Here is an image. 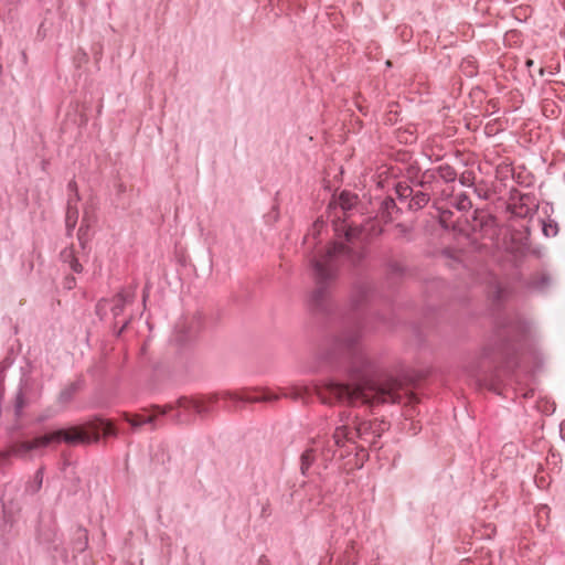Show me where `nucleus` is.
Instances as JSON below:
<instances>
[{"label":"nucleus","instance_id":"f257e3e1","mask_svg":"<svg viewBox=\"0 0 565 565\" xmlns=\"http://www.w3.org/2000/svg\"><path fill=\"white\" fill-rule=\"evenodd\" d=\"M372 366V361L367 355L358 353L349 365L350 383L331 380L316 383L312 386L313 393L324 405L345 403L349 406L361 405L371 411L394 404L413 406L418 402L409 384L397 377H367Z\"/></svg>","mask_w":565,"mask_h":565},{"label":"nucleus","instance_id":"f03ea898","mask_svg":"<svg viewBox=\"0 0 565 565\" xmlns=\"http://www.w3.org/2000/svg\"><path fill=\"white\" fill-rule=\"evenodd\" d=\"M100 430L105 437L117 435V429L110 420L97 418L81 426L57 429L31 440L17 443L11 451L14 456L24 457L31 451L61 443L67 445L90 444L99 439Z\"/></svg>","mask_w":565,"mask_h":565},{"label":"nucleus","instance_id":"7ed1b4c3","mask_svg":"<svg viewBox=\"0 0 565 565\" xmlns=\"http://www.w3.org/2000/svg\"><path fill=\"white\" fill-rule=\"evenodd\" d=\"M340 425H338L332 435V441L338 448L345 444H354L356 439L370 441L366 438V428L372 427L369 422L359 420L358 417L351 418L349 412H341L339 415Z\"/></svg>","mask_w":565,"mask_h":565},{"label":"nucleus","instance_id":"20e7f679","mask_svg":"<svg viewBox=\"0 0 565 565\" xmlns=\"http://www.w3.org/2000/svg\"><path fill=\"white\" fill-rule=\"evenodd\" d=\"M345 247L342 244H333L330 246L326 254L319 256L313 263V269L318 284L326 282L333 278L334 267L333 258L337 255L344 253Z\"/></svg>","mask_w":565,"mask_h":565},{"label":"nucleus","instance_id":"39448f33","mask_svg":"<svg viewBox=\"0 0 565 565\" xmlns=\"http://www.w3.org/2000/svg\"><path fill=\"white\" fill-rule=\"evenodd\" d=\"M224 399L241 401V402H273L278 399V396L269 390H245L235 393H224L222 395Z\"/></svg>","mask_w":565,"mask_h":565},{"label":"nucleus","instance_id":"423d86ee","mask_svg":"<svg viewBox=\"0 0 565 565\" xmlns=\"http://www.w3.org/2000/svg\"><path fill=\"white\" fill-rule=\"evenodd\" d=\"M174 411V406L172 404H166L163 406L160 405H150L149 407H145L141 412L147 414V424L151 426V429H156L158 427V418L168 414L169 412Z\"/></svg>","mask_w":565,"mask_h":565},{"label":"nucleus","instance_id":"0eeeda50","mask_svg":"<svg viewBox=\"0 0 565 565\" xmlns=\"http://www.w3.org/2000/svg\"><path fill=\"white\" fill-rule=\"evenodd\" d=\"M312 446L313 448H318L320 460L323 463L332 460L335 455L334 444L330 445L329 441L324 440L323 438L315 439Z\"/></svg>","mask_w":565,"mask_h":565},{"label":"nucleus","instance_id":"6e6552de","mask_svg":"<svg viewBox=\"0 0 565 565\" xmlns=\"http://www.w3.org/2000/svg\"><path fill=\"white\" fill-rule=\"evenodd\" d=\"M318 459H320L318 448H313V446L309 447L301 456V472L306 475L311 465Z\"/></svg>","mask_w":565,"mask_h":565},{"label":"nucleus","instance_id":"1a4fd4ad","mask_svg":"<svg viewBox=\"0 0 565 565\" xmlns=\"http://www.w3.org/2000/svg\"><path fill=\"white\" fill-rule=\"evenodd\" d=\"M217 396H209L206 398H194L193 411L200 415L211 411L212 405L217 401Z\"/></svg>","mask_w":565,"mask_h":565},{"label":"nucleus","instance_id":"9d476101","mask_svg":"<svg viewBox=\"0 0 565 565\" xmlns=\"http://www.w3.org/2000/svg\"><path fill=\"white\" fill-rule=\"evenodd\" d=\"M61 257H62V260L65 264H67L73 271H75V273H81L82 271L83 267L78 263V260L76 259L75 254H74V249L72 247L71 248H65L61 253Z\"/></svg>","mask_w":565,"mask_h":565},{"label":"nucleus","instance_id":"9b49d317","mask_svg":"<svg viewBox=\"0 0 565 565\" xmlns=\"http://www.w3.org/2000/svg\"><path fill=\"white\" fill-rule=\"evenodd\" d=\"M122 417L134 428H139L142 425L147 424V420H146L147 419V414L143 413V412L140 413V414H130V413L124 412L122 413Z\"/></svg>","mask_w":565,"mask_h":565},{"label":"nucleus","instance_id":"f8f14e48","mask_svg":"<svg viewBox=\"0 0 565 565\" xmlns=\"http://www.w3.org/2000/svg\"><path fill=\"white\" fill-rule=\"evenodd\" d=\"M369 424L372 426V437H374V439L381 437L382 434L388 428V424L384 420L369 422Z\"/></svg>","mask_w":565,"mask_h":565},{"label":"nucleus","instance_id":"ddd939ff","mask_svg":"<svg viewBox=\"0 0 565 565\" xmlns=\"http://www.w3.org/2000/svg\"><path fill=\"white\" fill-rule=\"evenodd\" d=\"M428 201H429V196L426 193L417 192L416 194L413 195V198L411 200V206L420 209V207L425 206L428 203Z\"/></svg>","mask_w":565,"mask_h":565},{"label":"nucleus","instance_id":"4468645a","mask_svg":"<svg viewBox=\"0 0 565 565\" xmlns=\"http://www.w3.org/2000/svg\"><path fill=\"white\" fill-rule=\"evenodd\" d=\"M126 301H127L126 297L122 294H118L117 296L114 297V299H113L114 306H113L111 310L114 311L115 316L122 312Z\"/></svg>","mask_w":565,"mask_h":565},{"label":"nucleus","instance_id":"2eb2a0df","mask_svg":"<svg viewBox=\"0 0 565 565\" xmlns=\"http://www.w3.org/2000/svg\"><path fill=\"white\" fill-rule=\"evenodd\" d=\"M171 404L174 406V409L193 411L194 398L180 397L175 403Z\"/></svg>","mask_w":565,"mask_h":565},{"label":"nucleus","instance_id":"dca6fc26","mask_svg":"<svg viewBox=\"0 0 565 565\" xmlns=\"http://www.w3.org/2000/svg\"><path fill=\"white\" fill-rule=\"evenodd\" d=\"M77 222V211L68 207L66 214V226L68 230H73Z\"/></svg>","mask_w":565,"mask_h":565},{"label":"nucleus","instance_id":"f3484780","mask_svg":"<svg viewBox=\"0 0 565 565\" xmlns=\"http://www.w3.org/2000/svg\"><path fill=\"white\" fill-rule=\"evenodd\" d=\"M309 393L308 387H297L295 388L294 398H302L305 395Z\"/></svg>","mask_w":565,"mask_h":565},{"label":"nucleus","instance_id":"a211bd4d","mask_svg":"<svg viewBox=\"0 0 565 565\" xmlns=\"http://www.w3.org/2000/svg\"><path fill=\"white\" fill-rule=\"evenodd\" d=\"M340 202H341L343 207H349L352 204L350 199H349V194H347V193H342L340 195Z\"/></svg>","mask_w":565,"mask_h":565},{"label":"nucleus","instance_id":"6ab92c4d","mask_svg":"<svg viewBox=\"0 0 565 565\" xmlns=\"http://www.w3.org/2000/svg\"><path fill=\"white\" fill-rule=\"evenodd\" d=\"M366 438L370 440V441H365L366 444H369V445L375 444V439H374V437H372V428H366Z\"/></svg>","mask_w":565,"mask_h":565},{"label":"nucleus","instance_id":"aec40b11","mask_svg":"<svg viewBox=\"0 0 565 565\" xmlns=\"http://www.w3.org/2000/svg\"><path fill=\"white\" fill-rule=\"evenodd\" d=\"M543 231L547 236L551 235V233L555 234V228L552 225H545Z\"/></svg>","mask_w":565,"mask_h":565},{"label":"nucleus","instance_id":"412c9836","mask_svg":"<svg viewBox=\"0 0 565 565\" xmlns=\"http://www.w3.org/2000/svg\"><path fill=\"white\" fill-rule=\"evenodd\" d=\"M470 205H471V203H470V201H469L467 198H463V199L460 201V203H459V207H460V209H466V207H468V206H470Z\"/></svg>","mask_w":565,"mask_h":565},{"label":"nucleus","instance_id":"4be33fe9","mask_svg":"<svg viewBox=\"0 0 565 565\" xmlns=\"http://www.w3.org/2000/svg\"><path fill=\"white\" fill-rule=\"evenodd\" d=\"M347 236H348L349 239L351 238V236H352V231L351 230L347 232Z\"/></svg>","mask_w":565,"mask_h":565},{"label":"nucleus","instance_id":"5701e85b","mask_svg":"<svg viewBox=\"0 0 565 565\" xmlns=\"http://www.w3.org/2000/svg\"><path fill=\"white\" fill-rule=\"evenodd\" d=\"M75 186H76L75 182L70 183V188H75Z\"/></svg>","mask_w":565,"mask_h":565},{"label":"nucleus","instance_id":"b1692460","mask_svg":"<svg viewBox=\"0 0 565 565\" xmlns=\"http://www.w3.org/2000/svg\"><path fill=\"white\" fill-rule=\"evenodd\" d=\"M175 419H177V422H180V420H181V418H180V415H179V414L175 416Z\"/></svg>","mask_w":565,"mask_h":565}]
</instances>
